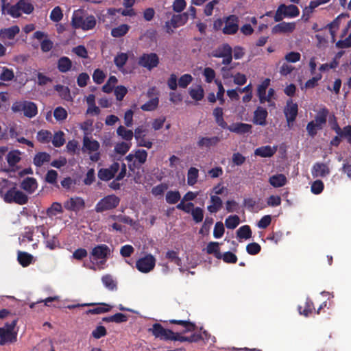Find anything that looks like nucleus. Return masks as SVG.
<instances>
[{
    "label": "nucleus",
    "instance_id": "obj_50",
    "mask_svg": "<svg viewBox=\"0 0 351 351\" xmlns=\"http://www.w3.org/2000/svg\"><path fill=\"white\" fill-rule=\"evenodd\" d=\"M117 78L115 76H110L107 82L103 86L102 90L106 93H110L112 91L114 85L117 83Z\"/></svg>",
    "mask_w": 351,
    "mask_h": 351
},
{
    "label": "nucleus",
    "instance_id": "obj_59",
    "mask_svg": "<svg viewBox=\"0 0 351 351\" xmlns=\"http://www.w3.org/2000/svg\"><path fill=\"white\" fill-rule=\"evenodd\" d=\"M51 138V133L48 130H42L37 134V140L42 143L49 142Z\"/></svg>",
    "mask_w": 351,
    "mask_h": 351
},
{
    "label": "nucleus",
    "instance_id": "obj_14",
    "mask_svg": "<svg viewBox=\"0 0 351 351\" xmlns=\"http://www.w3.org/2000/svg\"><path fill=\"white\" fill-rule=\"evenodd\" d=\"M146 131L147 130L143 126H139L135 129L134 136L137 141L138 146L151 149L153 143L152 141L145 139Z\"/></svg>",
    "mask_w": 351,
    "mask_h": 351
},
{
    "label": "nucleus",
    "instance_id": "obj_37",
    "mask_svg": "<svg viewBox=\"0 0 351 351\" xmlns=\"http://www.w3.org/2000/svg\"><path fill=\"white\" fill-rule=\"evenodd\" d=\"M130 26L127 24H122L112 29L111 35L114 38H120L125 36L129 31Z\"/></svg>",
    "mask_w": 351,
    "mask_h": 351
},
{
    "label": "nucleus",
    "instance_id": "obj_33",
    "mask_svg": "<svg viewBox=\"0 0 351 351\" xmlns=\"http://www.w3.org/2000/svg\"><path fill=\"white\" fill-rule=\"evenodd\" d=\"M213 116L215 117V121L217 125L223 129H226L228 128L227 123L224 121L223 117V108L221 107H217L213 110Z\"/></svg>",
    "mask_w": 351,
    "mask_h": 351
},
{
    "label": "nucleus",
    "instance_id": "obj_16",
    "mask_svg": "<svg viewBox=\"0 0 351 351\" xmlns=\"http://www.w3.org/2000/svg\"><path fill=\"white\" fill-rule=\"evenodd\" d=\"M220 140V138L218 136H199L197 142V145L200 149H209L213 147H215L219 143Z\"/></svg>",
    "mask_w": 351,
    "mask_h": 351
},
{
    "label": "nucleus",
    "instance_id": "obj_45",
    "mask_svg": "<svg viewBox=\"0 0 351 351\" xmlns=\"http://www.w3.org/2000/svg\"><path fill=\"white\" fill-rule=\"evenodd\" d=\"M240 223V219L238 215H230L225 220V226L228 229L236 228Z\"/></svg>",
    "mask_w": 351,
    "mask_h": 351
},
{
    "label": "nucleus",
    "instance_id": "obj_29",
    "mask_svg": "<svg viewBox=\"0 0 351 351\" xmlns=\"http://www.w3.org/2000/svg\"><path fill=\"white\" fill-rule=\"evenodd\" d=\"M287 180L284 174L280 173L271 176L269 180V184L275 187L279 188L287 184Z\"/></svg>",
    "mask_w": 351,
    "mask_h": 351
},
{
    "label": "nucleus",
    "instance_id": "obj_19",
    "mask_svg": "<svg viewBox=\"0 0 351 351\" xmlns=\"http://www.w3.org/2000/svg\"><path fill=\"white\" fill-rule=\"evenodd\" d=\"M252 128V125L244 123H234L228 125L226 129L229 131L238 134H245L251 132Z\"/></svg>",
    "mask_w": 351,
    "mask_h": 351
},
{
    "label": "nucleus",
    "instance_id": "obj_58",
    "mask_svg": "<svg viewBox=\"0 0 351 351\" xmlns=\"http://www.w3.org/2000/svg\"><path fill=\"white\" fill-rule=\"evenodd\" d=\"M53 116L57 121H64L67 118L68 114L64 108L59 106L55 108Z\"/></svg>",
    "mask_w": 351,
    "mask_h": 351
},
{
    "label": "nucleus",
    "instance_id": "obj_32",
    "mask_svg": "<svg viewBox=\"0 0 351 351\" xmlns=\"http://www.w3.org/2000/svg\"><path fill=\"white\" fill-rule=\"evenodd\" d=\"M33 258V256L27 252H18L17 260L23 267L29 266L32 263Z\"/></svg>",
    "mask_w": 351,
    "mask_h": 351
},
{
    "label": "nucleus",
    "instance_id": "obj_18",
    "mask_svg": "<svg viewBox=\"0 0 351 351\" xmlns=\"http://www.w3.org/2000/svg\"><path fill=\"white\" fill-rule=\"evenodd\" d=\"M84 200L80 197H71L64 204V206L66 210L72 211L79 210L84 208Z\"/></svg>",
    "mask_w": 351,
    "mask_h": 351
},
{
    "label": "nucleus",
    "instance_id": "obj_44",
    "mask_svg": "<svg viewBox=\"0 0 351 351\" xmlns=\"http://www.w3.org/2000/svg\"><path fill=\"white\" fill-rule=\"evenodd\" d=\"M7 162L10 167L15 166L21 160L19 152L11 151L6 156Z\"/></svg>",
    "mask_w": 351,
    "mask_h": 351
},
{
    "label": "nucleus",
    "instance_id": "obj_2",
    "mask_svg": "<svg viewBox=\"0 0 351 351\" xmlns=\"http://www.w3.org/2000/svg\"><path fill=\"white\" fill-rule=\"evenodd\" d=\"M97 21L93 15L84 16L81 10L74 11L71 24L75 29H82L84 31L93 29L96 25Z\"/></svg>",
    "mask_w": 351,
    "mask_h": 351
},
{
    "label": "nucleus",
    "instance_id": "obj_51",
    "mask_svg": "<svg viewBox=\"0 0 351 351\" xmlns=\"http://www.w3.org/2000/svg\"><path fill=\"white\" fill-rule=\"evenodd\" d=\"M128 60V56L126 53H120L114 57V62L119 69H121L123 67Z\"/></svg>",
    "mask_w": 351,
    "mask_h": 351
},
{
    "label": "nucleus",
    "instance_id": "obj_6",
    "mask_svg": "<svg viewBox=\"0 0 351 351\" xmlns=\"http://www.w3.org/2000/svg\"><path fill=\"white\" fill-rule=\"evenodd\" d=\"M99 147L100 145L97 141L91 139L87 136H84L82 152H88V154L95 152L90 156L91 161L97 162L100 160V153L98 152Z\"/></svg>",
    "mask_w": 351,
    "mask_h": 351
},
{
    "label": "nucleus",
    "instance_id": "obj_60",
    "mask_svg": "<svg viewBox=\"0 0 351 351\" xmlns=\"http://www.w3.org/2000/svg\"><path fill=\"white\" fill-rule=\"evenodd\" d=\"M324 188V185L323 182L320 180H316L312 183L311 191L313 194L319 195L323 191Z\"/></svg>",
    "mask_w": 351,
    "mask_h": 351
},
{
    "label": "nucleus",
    "instance_id": "obj_43",
    "mask_svg": "<svg viewBox=\"0 0 351 351\" xmlns=\"http://www.w3.org/2000/svg\"><path fill=\"white\" fill-rule=\"evenodd\" d=\"M180 197L178 191H169L166 194L165 199L168 204H174L180 199Z\"/></svg>",
    "mask_w": 351,
    "mask_h": 351
},
{
    "label": "nucleus",
    "instance_id": "obj_3",
    "mask_svg": "<svg viewBox=\"0 0 351 351\" xmlns=\"http://www.w3.org/2000/svg\"><path fill=\"white\" fill-rule=\"evenodd\" d=\"M12 110L14 112L23 111L24 115L28 118H33L38 113L36 104L34 102L26 100L14 102L12 106Z\"/></svg>",
    "mask_w": 351,
    "mask_h": 351
},
{
    "label": "nucleus",
    "instance_id": "obj_46",
    "mask_svg": "<svg viewBox=\"0 0 351 351\" xmlns=\"http://www.w3.org/2000/svg\"><path fill=\"white\" fill-rule=\"evenodd\" d=\"M104 285L109 290L113 291L117 289V283L110 274H106L101 278Z\"/></svg>",
    "mask_w": 351,
    "mask_h": 351
},
{
    "label": "nucleus",
    "instance_id": "obj_13",
    "mask_svg": "<svg viewBox=\"0 0 351 351\" xmlns=\"http://www.w3.org/2000/svg\"><path fill=\"white\" fill-rule=\"evenodd\" d=\"M1 12L3 14H9L12 17L17 18L21 16L19 2L15 5H10L12 0H1Z\"/></svg>",
    "mask_w": 351,
    "mask_h": 351
},
{
    "label": "nucleus",
    "instance_id": "obj_40",
    "mask_svg": "<svg viewBox=\"0 0 351 351\" xmlns=\"http://www.w3.org/2000/svg\"><path fill=\"white\" fill-rule=\"evenodd\" d=\"M111 309V306L108 304H106L105 303H103L99 306H96L93 308H90L86 311V313L87 315L92 314V315H99L102 314L106 312L110 311Z\"/></svg>",
    "mask_w": 351,
    "mask_h": 351
},
{
    "label": "nucleus",
    "instance_id": "obj_34",
    "mask_svg": "<svg viewBox=\"0 0 351 351\" xmlns=\"http://www.w3.org/2000/svg\"><path fill=\"white\" fill-rule=\"evenodd\" d=\"M328 114L329 111L326 107L321 108L315 117V123L322 128V125L326 123Z\"/></svg>",
    "mask_w": 351,
    "mask_h": 351
},
{
    "label": "nucleus",
    "instance_id": "obj_4",
    "mask_svg": "<svg viewBox=\"0 0 351 351\" xmlns=\"http://www.w3.org/2000/svg\"><path fill=\"white\" fill-rule=\"evenodd\" d=\"M4 202L8 204L15 203L24 205L28 202V196L21 191L17 190L15 186L8 189L3 195Z\"/></svg>",
    "mask_w": 351,
    "mask_h": 351
},
{
    "label": "nucleus",
    "instance_id": "obj_20",
    "mask_svg": "<svg viewBox=\"0 0 351 351\" xmlns=\"http://www.w3.org/2000/svg\"><path fill=\"white\" fill-rule=\"evenodd\" d=\"M17 340V332H12L6 330L5 328H0V345L12 343Z\"/></svg>",
    "mask_w": 351,
    "mask_h": 351
},
{
    "label": "nucleus",
    "instance_id": "obj_15",
    "mask_svg": "<svg viewBox=\"0 0 351 351\" xmlns=\"http://www.w3.org/2000/svg\"><path fill=\"white\" fill-rule=\"evenodd\" d=\"M298 112V106L296 103H293L292 99L287 102V106L285 108L284 113L287 123L289 124L295 121Z\"/></svg>",
    "mask_w": 351,
    "mask_h": 351
},
{
    "label": "nucleus",
    "instance_id": "obj_7",
    "mask_svg": "<svg viewBox=\"0 0 351 351\" xmlns=\"http://www.w3.org/2000/svg\"><path fill=\"white\" fill-rule=\"evenodd\" d=\"M300 14L298 8L295 5H286L281 4L278 6L275 15L274 21L276 22L281 21L285 17L294 18Z\"/></svg>",
    "mask_w": 351,
    "mask_h": 351
},
{
    "label": "nucleus",
    "instance_id": "obj_22",
    "mask_svg": "<svg viewBox=\"0 0 351 351\" xmlns=\"http://www.w3.org/2000/svg\"><path fill=\"white\" fill-rule=\"evenodd\" d=\"M295 29V23L282 22L276 25L272 28L273 34H281V33H291Z\"/></svg>",
    "mask_w": 351,
    "mask_h": 351
},
{
    "label": "nucleus",
    "instance_id": "obj_21",
    "mask_svg": "<svg viewBox=\"0 0 351 351\" xmlns=\"http://www.w3.org/2000/svg\"><path fill=\"white\" fill-rule=\"evenodd\" d=\"M20 186L28 194H32L38 188L37 180L34 178L27 177L21 182Z\"/></svg>",
    "mask_w": 351,
    "mask_h": 351
},
{
    "label": "nucleus",
    "instance_id": "obj_8",
    "mask_svg": "<svg viewBox=\"0 0 351 351\" xmlns=\"http://www.w3.org/2000/svg\"><path fill=\"white\" fill-rule=\"evenodd\" d=\"M167 322L176 325L173 328L175 330L174 332H179L180 335L189 332H193L196 330L195 324L189 320L169 319V321H166V322Z\"/></svg>",
    "mask_w": 351,
    "mask_h": 351
},
{
    "label": "nucleus",
    "instance_id": "obj_52",
    "mask_svg": "<svg viewBox=\"0 0 351 351\" xmlns=\"http://www.w3.org/2000/svg\"><path fill=\"white\" fill-rule=\"evenodd\" d=\"M191 215L193 221L196 223H199L202 221L204 219V210L200 207L193 208L191 210Z\"/></svg>",
    "mask_w": 351,
    "mask_h": 351
},
{
    "label": "nucleus",
    "instance_id": "obj_28",
    "mask_svg": "<svg viewBox=\"0 0 351 351\" xmlns=\"http://www.w3.org/2000/svg\"><path fill=\"white\" fill-rule=\"evenodd\" d=\"M72 67L71 60L66 56L60 58L57 62V68L61 73H66Z\"/></svg>",
    "mask_w": 351,
    "mask_h": 351
},
{
    "label": "nucleus",
    "instance_id": "obj_31",
    "mask_svg": "<svg viewBox=\"0 0 351 351\" xmlns=\"http://www.w3.org/2000/svg\"><path fill=\"white\" fill-rule=\"evenodd\" d=\"M51 160V155L47 152H38L34 157L33 163L35 166L40 167L45 162Z\"/></svg>",
    "mask_w": 351,
    "mask_h": 351
},
{
    "label": "nucleus",
    "instance_id": "obj_54",
    "mask_svg": "<svg viewBox=\"0 0 351 351\" xmlns=\"http://www.w3.org/2000/svg\"><path fill=\"white\" fill-rule=\"evenodd\" d=\"M165 257L171 262H173L176 265L181 266L182 261L178 256V253L177 252L174 250H169L167 252Z\"/></svg>",
    "mask_w": 351,
    "mask_h": 351
},
{
    "label": "nucleus",
    "instance_id": "obj_41",
    "mask_svg": "<svg viewBox=\"0 0 351 351\" xmlns=\"http://www.w3.org/2000/svg\"><path fill=\"white\" fill-rule=\"evenodd\" d=\"M199 171L195 167H191L187 173V183L189 186H193L197 182Z\"/></svg>",
    "mask_w": 351,
    "mask_h": 351
},
{
    "label": "nucleus",
    "instance_id": "obj_25",
    "mask_svg": "<svg viewBox=\"0 0 351 351\" xmlns=\"http://www.w3.org/2000/svg\"><path fill=\"white\" fill-rule=\"evenodd\" d=\"M20 32V29L17 25H13L8 28L0 30V38L1 39H13Z\"/></svg>",
    "mask_w": 351,
    "mask_h": 351
},
{
    "label": "nucleus",
    "instance_id": "obj_30",
    "mask_svg": "<svg viewBox=\"0 0 351 351\" xmlns=\"http://www.w3.org/2000/svg\"><path fill=\"white\" fill-rule=\"evenodd\" d=\"M210 202L211 204L207 206V209L210 213H217L221 208L223 205V202L221 197L217 195H211Z\"/></svg>",
    "mask_w": 351,
    "mask_h": 351
},
{
    "label": "nucleus",
    "instance_id": "obj_61",
    "mask_svg": "<svg viewBox=\"0 0 351 351\" xmlns=\"http://www.w3.org/2000/svg\"><path fill=\"white\" fill-rule=\"evenodd\" d=\"M130 145V143L125 142L119 143L115 145L114 151L117 154L124 155L129 151Z\"/></svg>",
    "mask_w": 351,
    "mask_h": 351
},
{
    "label": "nucleus",
    "instance_id": "obj_9",
    "mask_svg": "<svg viewBox=\"0 0 351 351\" xmlns=\"http://www.w3.org/2000/svg\"><path fill=\"white\" fill-rule=\"evenodd\" d=\"M155 265L156 258L150 254L139 258L136 262V269L142 273H148L151 271L154 268Z\"/></svg>",
    "mask_w": 351,
    "mask_h": 351
},
{
    "label": "nucleus",
    "instance_id": "obj_57",
    "mask_svg": "<svg viewBox=\"0 0 351 351\" xmlns=\"http://www.w3.org/2000/svg\"><path fill=\"white\" fill-rule=\"evenodd\" d=\"M106 77V74L100 69H96L93 74V80L94 82L97 84H102L104 82Z\"/></svg>",
    "mask_w": 351,
    "mask_h": 351
},
{
    "label": "nucleus",
    "instance_id": "obj_49",
    "mask_svg": "<svg viewBox=\"0 0 351 351\" xmlns=\"http://www.w3.org/2000/svg\"><path fill=\"white\" fill-rule=\"evenodd\" d=\"M189 95L195 101H200L204 95V89L201 86H198L195 88H191L189 90Z\"/></svg>",
    "mask_w": 351,
    "mask_h": 351
},
{
    "label": "nucleus",
    "instance_id": "obj_17",
    "mask_svg": "<svg viewBox=\"0 0 351 351\" xmlns=\"http://www.w3.org/2000/svg\"><path fill=\"white\" fill-rule=\"evenodd\" d=\"M330 173L329 167L323 162H315L311 169V174L313 178H324Z\"/></svg>",
    "mask_w": 351,
    "mask_h": 351
},
{
    "label": "nucleus",
    "instance_id": "obj_56",
    "mask_svg": "<svg viewBox=\"0 0 351 351\" xmlns=\"http://www.w3.org/2000/svg\"><path fill=\"white\" fill-rule=\"evenodd\" d=\"M19 2L21 13L23 12L25 14H29L34 11V6L31 3L26 1L25 0H19Z\"/></svg>",
    "mask_w": 351,
    "mask_h": 351
},
{
    "label": "nucleus",
    "instance_id": "obj_1",
    "mask_svg": "<svg viewBox=\"0 0 351 351\" xmlns=\"http://www.w3.org/2000/svg\"><path fill=\"white\" fill-rule=\"evenodd\" d=\"M149 331L156 337L163 341H179L180 342L189 341L196 342L201 339V335L193 334L189 337L180 335L179 332H174L173 330L165 328L160 324L155 323Z\"/></svg>",
    "mask_w": 351,
    "mask_h": 351
},
{
    "label": "nucleus",
    "instance_id": "obj_24",
    "mask_svg": "<svg viewBox=\"0 0 351 351\" xmlns=\"http://www.w3.org/2000/svg\"><path fill=\"white\" fill-rule=\"evenodd\" d=\"M189 20V13L183 12L179 14H173L171 19V24L173 29L182 26Z\"/></svg>",
    "mask_w": 351,
    "mask_h": 351
},
{
    "label": "nucleus",
    "instance_id": "obj_11",
    "mask_svg": "<svg viewBox=\"0 0 351 351\" xmlns=\"http://www.w3.org/2000/svg\"><path fill=\"white\" fill-rule=\"evenodd\" d=\"M159 64V58L155 53H143L139 57L138 64L151 71Z\"/></svg>",
    "mask_w": 351,
    "mask_h": 351
},
{
    "label": "nucleus",
    "instance_id": "obj_5",
    "mask_svg": "<svg viewBox=\"0 0 351 351\" xmlns=\"http://www.w3.org/2000/svg\"><path fill=\"white\" fill-rule=\"evenodd\" d=\"M120 201L118 196L114 194L108 195L96 204L95 210L97 213L113 210L119 205Z\"/></svg>",
    "mask_w": 351,
    "mask_h": 351
},
{
    "label": "nucleus",
    "instance_id": "obj_47",
    "mask_svg": "<svg viewBox=\"0 0 351 351\" xmlns=\"http://www.w3.org/2000/svg\"><path fill=\"white\" fill-rule=\"evenodd\" d=\"M63 210L62 204L59 202H53L51 206L47 208V215L51 217L56 216L58 213H62Z\"/></svg>",
    "mask_w": 351,
    "mask_h": 351
},
{
    "label": "nucleus",
    "instance_id": "obj_63",
    "mask_svg": "<svg viewBox=\"0 0 351 351\" xmlns=\"http://www.w3.org/2000/svg\"><path fill=\"white\" fill-rule=\"evenodd\" d=\"M98 178L103 181H108L114 178L112 173L107 168H101L98 171Z\"/></svg>",
    "mask_w": 351,
    "mask_h": 351
},
{
    "label": "nucleus",
    "instance_id": "obj_27",
    "mask_svg": "<svg viewBox=\"0 0 351 351\" xmlns=\"http://www.w3.org/2000/svg\"><path fill=\"white\" fill-rule=\"evenodd\" d=\"M232 53V47L227 43H224L218 47L212 52V56L215 58H223L228 54Z\"/></svg>",
    "mask_w": 351,
    "mask_h": 351
},
{
    "label": "nucleus",
    "instance_id": "obj_10",
    "mask_svg": "<svg viewBox=\"0 0 351 351\" xmlns=\"http://www.w3.org/2000/svg\"><path fill=\"white\" fill-rule=\"evenodd\" d=\"M110 254L111 250L106 244L97 245L90 252V256L95 261L101 260V263H104Z\"/></svg>",
    "mask_w": 351,
    "mask_h": 351
},
{
    "label": "nucleus",
    "instance_id": "obj_39",
    "mask_svg": "<svg viewBox=\"0 0 351 351\" xmlns=\"http://www.w3.org/2000/svg\"><path fill=\"white\" fill-rule=\"evenodd\" d=\"M238 238L242 239H249L252 237V230L248 225L241 226L237 231Z\"/></svg>",
    "mask_w": 351,
    "mask_h": 351
},
{
    "label": "nucleus",
    "instance_id": "obj_35",
    "mask_svg": "<svg viewBox=\"0 0 351 351\" xmlns=\"http://www.w3.org/2000/svg\"><path fill=\"white\" fill-rule=\"evenodd\" d=\"M55 90L63 99L68 101H72L73 99L69 87L58 84L55 86Z\"/></svg>",
    "mask_w": 351,
    "mask_h": 351
},
{
    "label": "nucleus",
    "instance_id": "obj_48",
    "mask_svg": "<svg viewBox=\"0 0 351 351\" xmlns=\"http://www.w3.org/2000/svg\"><path fill=\"white\" fill-rule=\"evenodd\" d=\"M159 104L158 97L149 99L145 104L141 106V108L144 111H152L157 108Z\"/></svg>",
    "mask_w": 351,
    "mask_h": 351
},
{
    "label": "nucleus",
    "instance_id": "obj_23",
    "mask_svg": "<svg viewBox=\"0 0 351 351\" xmlns=\"http://www.w3.org/2000/svg\"><path fill=\"white\" fill-rule=\"evenodd\" d=\"M267 111L265 108L258 106L254 113V122L260 125L266 124V119L267 117Z\"/></svg>",
    "mask_w": 351,
    "mask_h": 351
},
{
    "label": "nucleus",
    "instance_id": "obj_53",
    "mask_svg": "<svg viewBox=\"0 0 351 351\" xmlns=\"http://www.w3.org/2000/svg\"><path fill=\"white\" fill-rule=\"evenodd\" d=\"M65 143V139L64 138V133L62 131H59L58 132H56L53 139H52V144L56 147H60L62 146Z\"/></svg>",
    "mask_w": 351,
    "mask_h": 351
},
{
    "label": "nucleus",
    "instance_id": "obj_55",
    "mask_svg": "<svg viewBox=\"0 0 351 351\" xmlns=\"http://www.w3.org/2000/svg\"><path fill=\"white\" fill-rule=\"evenodd\" d=\"M213 221L214 220L212 217H206L202 226V228L199 231V233L203 235L208 234L209 233L210 226L213 223Z\"/></svg>",
    "mask_w": 351,
    "mask_h": 351
},
{
    "label": "nucleus",
    "instance_id": "obj_38",
    "mask_svg": "<svg viewBox=\"0 0 351 351\" xmlns=\"http://www.w3.org/2000/svg\"><path fill=\"white\" fill-rule=\"evenodd\" d=\"M313 310H315L314 304H313V301L309 298L306 299V300L305 302V304H304V308L302 311V306H298V311H299L300 314L302 315L305 317H308L309 315L313 312Z\"/></svg>",
    "mask_w": 351,
    "mask_h": 351
},
{
    "label": "nucleus",
    "instance_id": "obj_64",
    "mask_svg": "<svg viewBox=\"0 0 351 351\" xmlns=\"http://www.w3.org/2000/svg\"><path fill=\"white\" fill-rule=\"evenodd\" d=\"M322 129L319 125L315 123L314 121H310L306 125V130L310 136L314 137L317 132V130Z\"/></svg>",
    "mask_w": 351,
    "mask_h": 351
},
{
    "label": "nucleus",
    "instance_id": "obj_42",
    "mask_svg": "<svg viewBox=\"0 0 351 351\" xmlns=\"http://www.w3.org/2000/svg\"><path fill=\"white\" fill-rule=\"evenodd\" d=\"M117 133L119 136H120L125 141H131L134 136L133 132L130 130H127L123 125H120L117 130Z\"/></svg>",
    "mask_w": 351,
    "mask_h": 351
},
{
    "label": "nucleus",
    "instance_id": "obj_12",
    "mask_svg": "<svg viewBox=\"0 0 351 351\" xmlns=\"http://www.w3.org/2000/svg\"><path fill=\"white\" fill-rule=\"evenodd\" d=\"M239 29V18L235 15H230L224 21V27L222 32L224 34L232 35Z\"/></svg>",
    "mask_w": 351,
    "mask_h": 351
},
{
    "label": "nucleus",
    "instance_id": "obj_26",
    "mask_svg": "<svg viewBox=\"0 0 351 351\" xmlns=\"http://www.w3.org/2000/svg\"><path fill=\"white\" fill-rule=\"evenodd\" d=\"M276 150V147H271L269 145H265L256 148L254 151V154L263 158H267L272 156Z\"/></svg>",
    "mask_w": 351,
    "mask_h": 351
},
{
    "label": "nucleus",
    "instance_id": "obj_62",
    "mask_svg": "<svg viewBox=\"0 0 351 351\" xmlns=\"http://www.w3.org/2000/svg\"><path fill=\"white\" fill-rule=\"evenodd\" d=\"M63 14L59 6L55 7L51 12L50 19L53 22H59L62 20Z\"/></svg>",
    "mask_w": 351,
    "mask_h": 351
},
{
    "label": "nucleus",
    "instance_id": "obj_36",
    "mask_svg": "<svg viewBox=\"0 0 351 351\" xmlns=\"http://www.w3.org/2000/svg\"><path fill=\"white\" fill-rule=\"evenodd\" d=\"M206 252L208 254H213L217 259H221L219 243L218 242L211 241L208 243L206 246Z\"/></svg>",
    "mask_w": 351,
    "mask_h": 351
}]
</instances>
